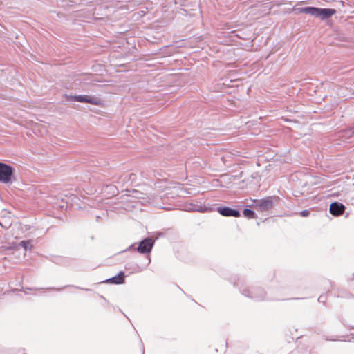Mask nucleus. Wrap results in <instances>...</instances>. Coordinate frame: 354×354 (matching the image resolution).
<instances>
[{
	"label": "nucleus",
	"mask_w": 354,
	"mask_h": 354,
	"mask_svg": "<svg viewBox=\"0 0 354 354\" xmlns=\"http://www.w3.org/2000/svg\"><path fill=\"white\" fill-rule=\"evenodd\" d=\"M232 283L234 286L239 288L241 294L246 297L256 301L270 300L267 299L266 290L260 286H248L244 281H241L239 278L235 279Z\"/></svg>",
	"instance_id": "nucleus-1"
},
{
	"label": "nucleus",
	"mask_w": 354,
	"mask_h": 354,
	"mask_svg": "<svg viewBox=\"0 0 354 354\" xmlns=\"http://www.w3.org/2000/svg\"><path fill=\"white\" fill-rule=\"evenodd\" d=\"M299 12L310 15L322 20L330 18L336 13V10L333 8H322L313 6H307L299 8Z\"/></svg>",
	"instance_id": "nucleus-2"
},
{
	"label": "nucleus",
	"mask_w": 354,
	"mask_h": 354,
	"mask_svg": "<svg viewBox=\"0 0 354 354\" xmlns=\"http://www.w3.org/2000/svg\"><path fill=\"white\" fill-rule=\"evenodd\" d=\"M17 180L15 169L10 165L0 162V183L12 185Z\"/></svg>",
	"instance_id": "nucleus-3"
},
{
	"label": "nucleus",
	"mask_w": 354,
	"mask_h": 354,
	"mask_svg": "<svg viewBox=\"0 0 354 354\" xmlns=\"http://www.w3.org/2000/svg\"><path fill=\"white\" fill-rule=\"evenodd\" d=\"M279 200V197L277 196H266L261 199L252 200V206L258 212H267L272 209Z\"/></svg>",
	"instance_id": "nucleus-4"
},
{
	"label": "nucleus",
	"mask_w": 354,
	"mask_h": 354,
	"mask_svg": "<svg viewBox=\"0 0 354 354\" xmlns=\"http://www.w3.org/2000/svg\"><path fill=\"white\" fill-rule=\"evenodd\" d=\"M65 98L67 101H75L79 102L88 103L93 105H100L102 100L96 96L87 95H65Z\"/></svg>",
	"instance_id": "nucleus-5"
},
{
	"label": "nucleus",
	"mask_w": 354,
	"mask_h": 354,
	"mask_svg": "<svg viewBox=\"0 0 354 354\" xmlns=\"http://www.w3.org/2000/svg\"><path fill=\"white\" fill-rule=\"evenodd\" d=\"M154 244V239L151 237H146L138 243V245L135 250L140 254H147V256H148L152 250Z\"/></svg>",
	"instance_id": "nucleus-6"
},
{
	"label": "nucleus",
	"mask_w": 354,
	"mask_h": 354,
	"mask_svg": "<svg viewBox=\"0 0 354 354\" xmlns=\"http://www.w3.org/2000/svg\"><path fill=\"white\" fill-rule=\"evenodd\" d=\"M216 209L217 212L223 216L234 218H239L241 216V213L238 209H233L227 206L217 207Z\"/></svg>",
	"instance_id": "nucleus-7"
},
{
	"label": "nucleus",
	"mask_w": 354,
	"mask_h": 354,
	"mask_svg": "<svg viewBox=\"0 0 354 354\" xmlns=\"http://www.w3.org/2000/svg\"><path fill=\"white\" fill-rule=\"evenodd\" d=\"M151 263L150 255L147 256V262L139 266L138 264L127 263L125 266L126 270H130V273H138L145 270Z\"/></svg>",
	"instance_id": "nucleus-8"
},
{
	"label": "nucleus",
	"mask_w": 354,
	"mask_h": 354,
	"mask_svg": "<svg viewBox=\"0 0 354 354\" xmlns=\"http://www.w3.org/2000/svg\"><path fill=\"white\" fill-rule=\"evenodd\" d=\"M345 209L346 207L344 204L335 201L330 205L329 212L332 215L338 216L343 214Z\"/></svg>",
	"instance_id": "nucleus-9"
},
{
	"label": "nucleus",
	"mask_w": 354,
	"mask_h": 354,
	"mask_svg": "<svg viewBox=\"0 0 354 354\" xmlns=\"http://www.w3.org/2000/svg\"><path fill=\"white\" fill-rule=\"evenodd\" d=\"M125 276L123 272H120L117 275L107 279L104 281L106 283H113V284H123L125 282Z\"/></svg>",
	"instance_id": "nucleus-10"
},
{
	"label": "nucleus",
	"mask_w": 354,
	"mask_h": 354,
	"mask_svg": "<svg viewBox=\"0 0 354 354\" xmlns=\"http://www.w3.org/2000/svg\"><path fill=\"white\" fill-rule=\"evenodd\" d=\"M49 260L54 263L62 266H67L69 264V259L60 256H52Z\"/></svg>",
	"instance_id": "nucleus-11"
},
{
	"label": "nucleus",
	"mask_w": 354,
	"mask_h": 354,
	"mask_svg": "<svg viewBox=\"0 0 354 354\" xmlns=\"http://www.w3.org/2000/svg\"><path fill=\"white\" fill-rule=\"evenodd\" d=\"M32 240H24L18 243V246L21 247L25 251H31L33 248Z\"/></svg>",
	"instance_id": "nucleus-12"
},
{
	"label": "nucleus",
	"mask_w": 354,
	"mask_h": 354,
	"mask_svg": "<svg viewBox=\"0 0 354 354\" xmlns=\"http://www.w3.org/2000/svg\"><path fill=\"white\" fill-rule=\"evenodd\" d=\"M341 133V137L344 139H348L354 136V123L353 127L344 129Z\"/></svg>",
	"instance_id": "nucleus-13"
},
{
	"label": "nucleus",
	"mask_w": 354,
	"mask_h": 354,
	"mask_svg": "<svg viewBox=\"0 0 354 354\" xmlns=\"http://www.w3.org/2000/svg\"><path fill=\"white\" fill-rule=\"evenodd\" d=\"M133 198H140L144 200L145 202H147V198L145 197V194L140 191L133 189L131 191V194H130Z\"/></svg>",
	"instance_id": "nucleus-14"
},
{
	"label": "nucleus",
	"mask_w": 354,
	"mask_h": 354,
	"mask_svg": "<svg viewBox=\"0 0 354 354\" xmlns=\"http://www.w3.org/2000/svg\"><path fill=\"white\" fill-rule=\"evenodd\" d=\"M243 216L248 218H254L257 217V214L254 210L248 208H245L243 211Z\"/></svg>",
	"instance_id": "nucleus-15"
},
{
	"label": "nucleus",
	"mask_w": 354,
	"mask_h": 354,
	"mask_svg": "<svg viewBox=\"0 0 354 354\" xmlns=\"http://www.w3.org/2000/svg\"><path fill=\"white\" fill-rule=\"evenodd\" d=\"M66 287H73V288H75L79 289V290H86V291H91V290L89 289V288H82V287L77 286H75V285H67V286H65L64 287L59 288H47L46 290H55L59 291V290H63L64 288H65Z\"/></svg>",
	"instance_id": "nucleus-16"
},
{
	"label": "nucleus",
	"mask_w": 354,
	"mask_h": 354,
	"mask_svg": "<svg viewBox=\"0 0 354 354\" xmlns=\"http://www.w3.org/2000/svg\"><path fill=\"white\" fill-rule=\"evenodd\" d=\"M124 180L132 183L136 180V174L133 173L128 174L125 175Z\"/></svg>",
	"instance_id": "nucleus-17"
},
{
	"label": "nucleus",
	"mask_w": 354,
	"mask_h": 354,
	"mask_svg": "<svg viewBox=\"0 0 354 354\" xmlns=\"http://www.w3.org/2000/svg\"><path fill=\"white\" fill-rule=\"evenodd\" d=\"M310 210L304 209L300 212L299 214L302 217H308L310 215Z\"/></svg>",
	"instance_id": "nucleus-18"
},
{
	"label": "nucleus",
	"mask_w": 354,
	"mask_h": 354,
	"mask_svg": "<svg viewBox=\"0 0 354 354\" xmlns=\"http://www.w3.org/2000/svg\"><path fill=\"white\" fill-rule=\"evenodd\" d=\"M318 301L319 302H321V303H325L326 300V295H321L319 297H318Z\"/></svg>",
	"instance_id": "nucleus-19"
},
{
	"label": "nucleus",
	"mask_w": 354,
	"mask_h": 354,
	"mask_svg": "<svg viewBox=\"0 0 354 354\" xmlns=\"http://www.w3.org/2000/svg\"><path fill=\"white\" fill-rule=\"evenodd\" d=\"M192 210L194 211H196V212H203L204 210L203 209L202 207H198V206H196L195 207H193L192 208Z\"/></svg>",
	"instance_id": "nucleus-20"
},
{
	"label": "nucleus",
	"mask_w": 354,
	"mask_h": 354,
	"mask_svg": "<svg viewBox=\"0 0 354 354\" xmlns=\"http://www.w3.org/2000/svg\"><path fill=\"white\" fill-rule=\"evenodd\" d=\"M111 189H113V194H115V190H116V187H113V186H111Z\"/></svg>",
	"instance_id": "nucleus-21"
},
{
	"label": "nucleus",
	"mask_w": 354,
	"mask_h": 354,
	"mask_svg": "<svg viewBox=\"0 0 354 354\" xmlns=\"http://www.w3.org/2000/svg\"><path fill=\"white\" fill-rule=\"evenodd\" d=\"M27 290H39V288H26Z\"/></svg>",
	"instance_id": "nucleus-22"
},
{
	"label": "nucleus",
	"mask_w": 354,
	"mask_h": 354,
	"mask_svg": "<svg viewBox=\"0 0 354 354\" xmlns=\"http://www.w3.org/2000/svg\"><path fill=\"white\" fill-rule=\"evenodd\" d=\"M353 283H354V280L351 281V286H354V284H353Z\"/></svg>",
	"instance_id": "nucleus-23"
},
{
	"label": "nucleus",
	"mask_w": 354,
	"mask_h": 354,
	"mask_svg": "<svg viewBox=\"0 0 354 354\" xmlns=\"http://www.w3.org/2000/svg\"><path fill=\"white\" fill-rule=\"evenodd\" d=\"M133 246V245H130L129 248V250H130Z\"/></svg>",
	"instance_id": "nucleus-24"
},
{
	"label": "nucleus",
	"mask_w": 354,
	"mask_h": 354,
	"mask_svg": "<svg viewBox=\"0 0 354 354\" xmlns=\"http://www.w3.org/2000/svg\"><path fill=\"white\" fill-rule=\"evenodd\" d=\"M144 353H145L144 348H142V354H144Z\"/></svg>",
	"instance_id": "nucleus-25"
},
{
	"label": "nucleus",
	"mask_w": 354,
	"mask_h": 354,
	"mask_svg": "<svg viewBox=\"0 0 354 354\" xmlns=\"http://www.w3.org/2000/svg\"><path fill=\"white\" fill-rule=\"evenodd\" d=\"M351 335H354V333H351Z\"/></svg>",
	"instance_id": "nucleus-26"
}]
</instances>
